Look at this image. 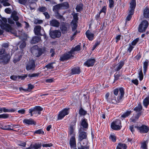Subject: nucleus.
<instances>
[{"label":"nucleus","instance_id":"f257e3e1","mask_svg":"<svg viewBox=\"0 0 149 149\" xmlns=\"http://www.w3.org/2000/svg\"><path fill=\"white\" fill-rule=\"evenodd\" d=\"M119 92L120 95L117 97V100H116V97L113 95H111V98H110L109 100H108V102L116 104L122 101L123 99L125 93L124 89L123 87L119 88Z\"/></svg>","mask_w":149,"mask_h":149},{"label":"nucleus","instance_id":"f03ea898","mask_svg":"<svg viewBox=\"0 0 149 149\" xmlns=\"http://www.w3.org/2000/svg\"><path fill=\"white\" fill-rule=\"evenodd\" d=\"M44 51L42 49L38 48L37 46H34L31 49L32 54L36 57L40 56L43 54Z\"/></svg>","mask_w":149,"mask_h":149},{"label":"nucleus","instance_id":"7ed1b4c3","mask_svg":"<svg viewBox=\"0 0 149 149\" xmlns=\"http://www.w3.org/2000/svg\"><path fill=\"white\" fill-rule=\"evenodd\" d=\"M34 32L35 34L37 36H44L46 37V35L43 28L40 25L36 26L34 29Z\"/></svg>","mask_w":149,"mask_h":149},{"label":"nucleus","instance_id":"20e7f679","mask_svg":"<svg viewBox=\"0 0 149 149\" xmlns=\"http://www.w3.org/2000/svg\"><path fill=\"white\" fill-rule=\"evenodd\" d=\"M43 108L39 106H36L33 108L29 109V112L30 113L31 116H32L33 114H40L41 111H42Z\"/></svg>","mask_w":149,"mask_h":149},{"label":"nucleus","instance_id":"39448f33","mask_svg":"<svg viewBox=\"0 0 149 149\" xmlns=\"http://www.w3.org/2000/svg\"><path fill=\"white\" fill-rule=\"evenodd\" d=\"M111 127L114 130H120L121 127V120L119 119H117L112 122L111 125Z\"/></svg>","mask_w":149,"mask_h":149},{"label":"nucleus","instance_id":"423d86ee","mask_svg":"<svg viewBox=\"0 0 149 149\" xmlns=\"http://www.w3.org/2000/svg\"><path fill=\"white\" fill-rule=\"evenodd\" d=\"M86 130H83L82 128H80L79 130V135L78 136V139L79 141L81 142L83 139L87 140V133L83 131Z\"/></svg>","mask_w":149,"mask_h":149},{"label":"nucleus","instance_id":"0eeeda50","mask_svg":"<svg viewBox=\"0 0 149 149\" xmlns=\"http://www.w3.org/2000/svg\"><path fill=\"white\" fill-rule=\"evenodd\" d=\"M148 25V22L146 20L143 21L139 26V32L143 33L145 32Z\"/></svg>","mask_w":149,"mask_h":149},{"label":"nucleus","instance_id":"6e6552de","mask_svg":"<svg viewBox=\"0 0 149 149\" xmlns=\"http://www.w3.org/2000/svg\"><path fill=\"white\" fill-rule=\"evenodd\" d=\"M11 56L9 53L0 56V60L4 64H7L10 61Z\"/></svg>","mask_w":149,"mask_h":149},{"label":"nucleus","instance_id":"1a4fd4ad","mask_svg":"<svg viewBox=\"0 0 149 149\" xmlns=\"http://www.w3.org/2000/svg\"><path fill=\"white\" fill-rule=\"evenodd\" d=\"M134 127L136 128L141 134L147 133L149 130V127L145 125H142L140 127L135 126Z\"/></svg>","mask_w":149,"mask_h":149},{"label":"nucleus","instance_id":"9d476101","mask_svg":"<svg viewBox=\"0 0 149 149\" xmlns=\"http://www.w3.org/2000/svg\"><path fill=\"white\" fill-rule=\"evenodd\" d=\"M69 108H65L60 111L58 115V119H62L65 116L68 114L69 113Z\"/></svg>","mask_w":149,"mask_h":149},{"label":"nucleus","instance_id":"9b49d317","mask_svg":"<svg viewBox=\"0 0 149 149\" xmlns=\"http://www.w3.org/2000/svg\"><path fill=\"white\" fill-rule=\"evenodd\" d=\"M49 35L52 38H58L61 36V33L59 30H50Z\"/></svg>","mask_w":149,"mask_h":149},{"label":"nucleus","instance_id":"f8f14e48","mask_svg":"<svg viewBox=\"0 0 149 149\" xmlns=\"http://www.w3.org/2000/svg\"><path fill=\"white\" fill-rule=\"evenodd\" d=\"M36 67L35 62L33 60H31L26 66V69L28 70H35Z\"/></svg>","mask_w":149,"mask_h":149},{"label":"nucleus","instance_id":"ddd939ff","mask_svg":"<svg viewBox=\"0 0 149 149\" xmlns=\"http://www.w3.org/2000/svg\"><path fill=\"white\" fill-rule=\"evenodd\" d=\"M95 61L94 58H89L84 64V65L88 67L93 66Z\"/></svg>","mask_w":149,"mask_h":149},{"label":"nucleus","instance_id":"4468645a","mask_svg":"<svg viewBox=\"0 0 149 149\" xmlns=\"http://www.w3.org/2000/svg\"><path fill=\"white\" fill-rule=\"evenodd\" d=\"M68 24L67 23L63 22L61 23L60 27V29L63 33L64 34L67 33L68 31Z\"/></svg>","mask_w":149,"mask_h":149},{"label":"nucleus","instance_id":"2eb2a0df","mask_svg":"<svg viewBox=\"0 0 149 149\" xmlns=\"http://www.w3.org/2000/svg\"><path fill=\"white\" fill-rule=\"evenodd\" d=\"M73 54L71 52V50L68 53L64 54L60 58V60L61 61H63L65 60L68 59L70 58L72 56V54Z\"/></svg>","mask_w":149,"mask_h":149},{"label":"nucleus","instance_id":"dca6fc26","mask_svg":"<svg viewBox=\"0 0 149 149\" xmlns=\"http://www.w3.org/2000/svg\"><path fill=\"white\" fill-rule=\"evenodd\" d=\"M80 126L81 127L83 130H85L87 129L88 127V124L87 123V120L85 118H84L81 120V124Z\"/></svg>","mask_w":149,"mask_h":149},{"label":"nucleus","instance_id":"f3484780","mask_svg":"<svg viewBox=\"0 0 149 149\" xmlns=\"http://www.w3.org/2000/svg\"><path fill=\"white\" fill-rule=\"evenodd\" d=\"M49 22L51 26L56 27H58L60 24L59 22L55 19L52 20L50 21Z\"/></svg>","mask_w":149,"mask_h":149},{"label":"nucleus","instance_id":"a211bd4d","mask_svg":"<svg viewBox=\"0 0 149 149\" xmlns=\"http://www.w3.org/2000/svg\"><path fill=\"white\" fill-rule=\"evenodd\" d=\"M70 144L71 148L76 147V139L74 136H72L70 139Z\"/></svg>","mask_w":149,"mask_h":149},{"label":"nucleus","instance_id":"6ab92c4d","mask_svg":"<svg viewBox=\"0 0 149 149\" xmlns=\"http://www.w3.org/2000/svg\"><path fill=\"white\" fill-rule=\"evenodd\" d=\"M83 144L84 145H81L80 147H78V149H89V146L88 145V141L87 140H84Z\"/></svg>","mask_w":149,"mask_h":149},{"label":"nucleus","instance_id":"aec40b11","mask_svg":"<svg viewBox=\"0 0 149 149\" xmlns=\"http://www.w3.org/2000/svg\"><path fill=\"white\" fill-rule=\"evenodd\" d=\"M41 38L38 36H34L32 37L31 41L32 44H35L39 42L41 40Z\"/></svg>","mask_w":149,"mask_h":149},{"label":"nucleus","instance_id":"412c9836","mask_svg":"<svg viewBox=\"0 0 149 149\" xmlns=\"http://www.w3.org/2000/svg\"><path fill=\"white\" fill-rule=\"evenodd\" d=\"M86 35L87 38L90 40L93 39L94 34L91 32L89 30H87L86 32Z\"/></svg>","mask_w":149,"mask_h":149},{"label":"nucleus","instance_id":"4be33fe9","mask_svg":"<svg viewBox=\"0 0 149 149\" xmlns=\"http://www.w3.org/2000/svg\"><path fill=\"white\" fill-rule=\"evenodd\" d=\"M81 72V71L79 67H75L71 70V73L73 74H79Z\"/></svg>","mask_w":149,"mask_h":149},{"label":"nucleus","instance_id":"5701e85b","mask_svg":"<svg viewBox=\"0 0 149 149\" xmlns=\"http://www.w3.org/2000/svg\"><path fill=\"white\" fill-rule=\"evenodd\" d=\"M61 9H66L69 7V4L67 1L60 3Z\"/></svg>","mask_w":149,"mask_h":149},{"label":"nucleus","instance_id":"b1692460","mask_svg":"<svg viewBox=\"0 0 149 149\" xmlns=\"http://www.w3.org/2000/svg\"><path fill=\"white\" fill-rule=\"evenodd\" d=\"M23 122L26 124L29 125H35L36 124V122L31 119H24L23 120Z\"/></svg>","mask_w":149,"mask_h":149},{"label":"nucleus","instance_id":"393cba45","mask_svg":"<svg viewBox=\"0 0 149 149\" xmlns=\"http://www.w3.org/2000/svg\"><path fill=\"white\" fill-rule=\"evenodd\" d=\"M2 25L4 27L3 29L8 32L12 30V28L11 26L8 24L7 23L3 24Z\"/></svg>","mask_w":149,"mask_h":149},{"label":"nucleus","instance_id":"a878e982","mask_svg":"<svg viewBox=\"0 0 149 149\" xmlns=\"http://www.w3.org/2000/svg\"><path fill=\"white\" fill-rule=\"evenodd\" d=\"M127 146L126 144L122 143H119L116 149H127Z\"/></svg>","mask_w":149,"mask_h":149},{"label":"nucleus","instance_id":"bb28decb","mask_svg":"<svg viewBox=\"0 0 149 149\" xmlns=\"http://www.w3.org/2000/svg\"><path fill=\"white\" fill-rule=\"evenodd\" d=\"M149 63L148 60H146L143 63V71L144 74H145L148 68V66Z\"/></svg>","mask_w":149,"mask_h":149},{"label":"nucleus","instance_id":"cd10ccee","mask_svg":"<svg viewBox=\"0 0 149 149\" xmlns=\"http://www.w3.org/2000/svg\"><path fill=\"white\" fill-rule=\"evenodd\" d=\"M142 109V107L141 104H139L133 109V110L136 113H141V111Z\"/></svg>","mask_w":149,"mask_h":149},{"label":"nucleus","instance_id":"c85d7f7f","mask_svg":"<svg viewBox=\"0 0 149 149\" xmlns=\"http://www.w3.org/2000/svg\"><path fill=\"white\" fill-rule=\"evenodd\" d=\"M12 127V126L10 125H6L2 126L1 128L3 130H13L11 128Z\"/></svg>","mask_w":149,"mask_h":149},{"label":"nucleus","instance_id":"c756f323","mask_svg":"<svg viewBox=\"0 0 149 149\" xmlns=\"http://www.w3.org/2000/svg\"><path fill=\"white\" fill-rule=\"evenodd\" d=\"M61 9L60 4H58L53 6V10L55 13L58 12V10Z\"/></svg>","mask_w":149,"mask_h":149},{"label":"nucleus","instance_id":"7c9ffc66","mask_svg":"<svg viewBox=\"0 0 149 149\" xmlns=\"http://www.w3.org/2000/svg\"><path fill=\"white\" fill-rule=\"evenodd\" d=\"M1 109L2 112H14L15 111V109H8L4 107H1Z\"/></svg>","mask_w":149,"mask_h":149},{"label":"nucleus","instance_id":"2f4dec72","mask_svg":"<svg viewBox=\"0 0 149 149\" xmlns=\"http://www.w3.org/2000/svg\"><path fill=\"white\" fill-rule=\"evenodd\" d=\"M83 5L82 3H80L77 5L75 8L77 12H80L82 10Z\"/></svg>","mask_w":149,"mask_h":149},{"label":"nucleus","instance_id":"473e14b6","mask_svg":"<svg viewBox=\"0 0 149 149\" xmlns=\"http://www.w3.org/2000/svg\"><path fill=\"white\" fill-rule=\"evenodd\" d=\"M124 64V62L123 61H121L118 63V66L117 68H116L115 70L116 71H119L122 67Z\"/></svg>","mask_w":149,"mask_h":149},{"label":"nucleus","instance_id":"72a5a7b5","mask_svg":"<svg viewBox=\"0 0 149 149\" xmlns=\"http://www.w3.org/2000/svg\"><path fill=\"white\" fill-rule=\"evenodd\" d=\"M11 18H12L15 21H17L19 19V18L17 16V13L16 12H13L11 15Z\"/></svg>","mask_w":149,"mask_h":149},{"label":"nucleus","instance_id":"f704fd0d","mask_svg":"<svg viewBox=\"0 0 149 149\" xmlns=\"http://www.w3.org/2000/svg\"><path fill=\"white\" fill-rule=\"evenodd\" d=\"M132 113V111H127L126 112L121 115V117L123 118H125L128 117Z\"/></svg>","mask_w":149,"mask_h":149},{"label":"nucleus","instance_id":"c9c22d12","mask_svg":"<svg viewBox=\"0 0 149 149\" xmlns=\"http://www.w3.org/2000/svg\"><path fill=\"white\" fill-rule=\"evenodd\" d=\"M143 103L144 107L147 108L149 103V97L145 98L143 100Z\"/></svg>","mask_w":149,"mask_h":149},{"label":"nucleus","instance_id":"e433bc0d","mask_svg":"<svg viewBox=\"0 0 149 149\" xmlns=\"http://www.w3.org/2000/svg\"><path fill=\"white\" fill-rule=\"evenodd\" d=\"M143 15L146 18H149V9L146 8L144 10Z\"/></svg>","mask_w":149,"mask_h":149},{"label":"nucleus","instance_id":"4c0bfd02","mask_svg":"<svg viewBox=\"0 0 149 149\" xmlns=\"http://www.w3.org/2000/svg\"><path fill=\"white\" fill-rule=\"evenodd\" d=\"M19 47L21 49L24 48L26 46V42L23 40L19 42Z\"/></svg>","mask_w":149,"mask_h":149},{"label":"nucleus","instance_id":"58836bf2","mask_svg":"<svg viewBox=\"0 0 149 149\" xmlns=\"http://www.w3.org/2000/svg\"><path fill=\"white\" fill-rule=\"evenodd\" d=\"M130 8L135 9L136 6V2L135 0H131L130 3Z\"/></svg>","mask_w":149,"mask_h":149},{"label":"nucleus","instance_id":"ea45409f","mask_svg":"<svg viewBox=\"0 0 149 149\" xmlns=\"http://www.w3.org/2000/svg\"><path fill=\"white\" fill-rule=\"evenodd\" d=\"M87 113V112L81 107L79 110V114L81 116H84Z\"/></svg>","mask_w":149,"mask_h":149},{"label":"nucleus","instance_id":"a19ab883","mask_svg":"<svg viewBox=\"0 0 149 149\" xmlns=\"http://www.w3.org/2000/svg\"><path fill=\"white\" fill-rule=\"evenodd\" d=\"M81 49V45H78L76 46L74 48L72 49L71 52H72L73 54L75 51H79Z\"/></svg>","mask_w":149,"mask_h":149},{"label":"nucleus","instance_id":"79ce46f5","mask_svg":"<svg viewBox=\"0 0 149 149\" xmlns=\"http://www.w3.org/2000/svg\"><path fill=\"white\" fill-rule=\"evenodd\" d=\"M78 15L77 13H75L73 15V19L72 21V22H78V20L79 19V18L78 17Z\"/></svg>","mask_w":149,"mask_h":149},{"label":"nucleus","instance_id":"37998d69","mask_svg":"<svg viewBox=\"0 0 149 149\" xmlns=\"http://www.w3.org/2000/svg\"><path fill=\"white\" fill-rule=\"evenodd\" d=\"M143 76L142 71V68L139 69V72L138 78L140 81H142L143 78Z\"/></svg>","mask_w":149,"mask_h":149},{"label":"nucleus","instance_id":"c03bdc74","mask_svg":"<svg viewBox=\"0 0 149 149\" xmlns=\"http://www.w3.org/2000/svg\"><path fill=\"white\" fill-rule=\"evenodd\" d=\"M77 22H71V24L72 26V30L73 31H76V29L77 26Z\"/></svg>","mask_w":149,"mask_h":149},{"label":"nucleus","instance_id":"a18cd8bd","mask_svg":"<svg viewBox=\"0 0 149 149\" xmlns=\"http://www.w3.org/2000/svg\"><path fill=\"white\" fill-rule=\"evenodd\" d=\"M55 63L54 62H52L49 63L47 65H46L45 67L47 68L48 69H53L54 67V66L53 64Z\"/></svg>","mask_w":149,"mask_h":149},{"label":"nucleus","instance_id":"49530a36","mask_svg":"<svg viewBox=\"0 0 149 149\" xmlns=\"http://www.w3.org/2000/svg\"><path fill=\"white\" fill-rule=\"evenodd\" d=\"M20 56L18 55H15L13 60V62L15 63L17 62V61H19L20 59Z\"/></svg>","mask_w":149,"mask_h":149},{"label":"nucleus","instance_id":"de8ad7c7","mask_svg":"<svg viewBox=\"0 0 149 149\" xmlns=\"http://www.w3.org/2000/svg\"><path fill=\"white\" fill-rule=\"evenodd\" d=\"M56 14V17L58 19H63V20L64 19V18L63 17V16L61 15L60 13H59L58 12H57L55 13Z\"/></svg>","mask_w":149,"mask_h":149},{"label":"nucleus","instance_id":"09e8293b","mask_svg":"<svg viewBox=\"0 0 149 149\" xmlns=\"http://www.w3.org/2000/svg\"><path fill=\"white\" fill-rule=\"evenodd\" d=\"M74 127H73V126H70L69 134L70 135L74 134Z\"/></svg>","mask_w":149,"mask_h":149},{"label":"nucleus","instance_id":"8fccbe9b","mask_svg":"<svg viewBox=\"0 0 149 149\" xmlns=\"http://www.w3.org/2000/svg\"><path fill=\"white\" fill-rule=\"evenodd\" d=\"M41 143H36L33 145L34 149H38L40 148L41 146Z\"/></svg>","mask_w":149,"mask_h":149},{"label":"nucleus","instance_id":"3c124183","mask_svg":"<svg viewBox=\"0 0 149 149\" xmlns=\"http://www.w3.org/2000/svg\"><path fill=\"white\" fill-rule=\"evenodd\" d=\"M44 132L42 130V129H40L38 130L35 131L34 132V134H44Z\"/></svg>","mask_w":149,"mask_h":149},{"label":"nucleus","instance_id":"603ef678","mask_svg":"<svg viewBox=\"0 0 149 149\" xmlns=\"http://www.w3.org/2000/svg\"><path fill=\"white\" fill-rule=\"evenodd\" d=\"M141 148L143 149H147V145L145 142L142 143H141Z\"/></svg>","mask_w":149,"mask_h":149},{"label":"nucleus","instance_id":"864d4df0","mask_svg":"<svg viewBox=\"0 0 149 149\" xmlns=\"http://www.w3.org/2000/svg\"><path fill=\"white\" fill-rule=\"evenodd\" d=\"M109 7L110 8H112L114 7V2L113 0H109Z\"/></svg>","mask_w":149,"mask_h":149},{"label":"nucleus","instance_id":"5fc2aeb1","mask_svg":"<svg viewBox=\"0 0 149 149\" xmlns=\"http://www.w3.org/2000/svg\"><path fill=\"white\" fill-rule=\"evenodd\" d=\"M39 73H33L32 74H29L28 76L30 78H32L33 77H38L39 75Z\"/></svg>","mask_w":149,"mask_h":149},{"label":"nucleus","instance_id":"6e6d98bb","mask_svg":"<svg viewBox=\"0 0 149 149\" xmlns=\"http://www.w3.org/2000/svg\"><path fill=\"white\" fill-rule=\"evenodd\" d=\"M121 75L120 74L119 72H118V74H117V73H116L114 74V80L116 81L118 80L119 79V78L120 77Z\"/></svg>","mask_w":149,"mask_h":149},{"label":"nucleus","instance_id":"4d7b16f0","mask_svg":"<svg viewBox=\"0 0 149 149\" xmlns=\"http://www.w3.org/2000/svg\"><path fill=\"white\" fill-rule=\"evenodd\" d=\"M109 138L113 142H115L116 141V138L115 136L113 134H110Z\"/></svg>","mask_w":149,"mask_h":149},{"label":"nucleus","instance_id":"13d9d810","mask_svg":"<svg viewBox=\"0 0 149 149\" xmlns=\"http://www.w3.org/2000/svg\"><path fill=\"white\" fill-rule=\"evenodd\" d=\"M38 10L41 12H44L47 10V8L45 7H39L38 9Z\"/></svg>","mask_w":149,"mask_h":149},{"label":"nucleus","instance_id":"bf43d9fd","mask_svg":"<svg viewBox=\"0 0 149 149\" xmlns=\"http://www.w3.org/2000/svg\"><path fill=\"white\" fill-rule=\"evenodd\" d=\"M5 49L4 48H2L0 49V56L6 54L5 53Z\"/></svg>","mask_w":149,"mask_h":149},{"label":"nucleus","instance_id":"052dcab7","mask_svg":"<svg viewBox=\"0 0 149 149\" xmlns=\"http://www.w3.org/2000/svg\"><path fill=\"white\" fill-rule=\"evenodd\" d=\"M28 75L27 74H24L23 75H18V79H24L25 78L27 77Z\"/></svg>","mask_w":149,"mask_h":149},{"label":"nucleus","instance_id":"680f3d73","mask_svg":"<svg viewBox=\"0 0 149 149\" xmlns=\"http://www.w3.org/2000/svg\"><path fill=\"white\" fill-rule=\"evenodd\" d=\"M1 118L3 119H6L9 117V115L7 113H3L1 114Z\"/></svg>","mask_w":149,"mask_h":149},{"label":"nucleus","instance_id":"e2e57ef3","mask_svg":"<svg viewBox=\"0 0 149 149\" xmlns=\"http://www.w3.org/2000/svg\"><path fill=\"white\" fill-rule=\"evenodd\" d=\"M139 41V38H136L131 43L132 45L133 46L135 45Z\"/></svg>","mask_w":149,"mask_h":149},{"label":"nucleus","instance_id":"0e129e2a","mask_svg":"<svg viewBox=\"0 0 149 149\" xmlns=\"http://www.w3.org/2000/svg\"><path fill=\"white\" fill-rule=\"evenodd\" d=\"M42 22V20L39 19H36L34 21V23L36 24H40Z\"/></svg>","mask_w":149,"mask_h":149},{"label":"nucleus","instance_id":"69168bd1","mask_svg":"<svg viewBox=\"0 0 149 149\" xmlns=\"http://www.w3.org/2000/svg\"><path fill=\"white\" fill-rule=\"evenodd\" d=\"M119 91V88H116L114 89L113 91V93L115 95L117 96L118 94V93Z\"/></svg>","mask_w":149,"mask_h":149},{"label":"nucleus","instance_id":"338daca9","mask_svg":"<svg viewBox=\"0 0 149 149\" xmlns=\"http://www.w3.org/2000/svg\"><path fill=\"white\" fill-rule=\"evenodd\" d=\"M77 120L76 118H74V119L73 120V121L71 123V124L70 125V126H73V127L75 128V123L76 122Z\"/></svg>","mask_w":149,"mask_h":149},{"label":"nucleus","instance_id":"774afa93","mask_svg":"<svg viewBox=\"0 0 149 149\" xmlns=\"http://www.w3.org/2000/svg\"><path fill=\"white\" fill-rule=\"evenodd\" d=\"M10 78L11 79L13 80H16L18 78V76H17V75H13L11 76L10 77Z\"/></svg>","mask_w":149,"mask_h":149}]
</instances>
